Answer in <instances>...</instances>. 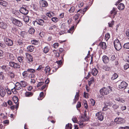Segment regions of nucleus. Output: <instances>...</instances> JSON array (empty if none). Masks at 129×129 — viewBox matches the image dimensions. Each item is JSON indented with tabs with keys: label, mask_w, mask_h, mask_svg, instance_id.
I'll return each mask as SVG.
<instances>
[{
	"label": "nucleus",
	"mask_w": 129,
	"mask_h": 129,
	"mask_svg": "<svg viewBox=\"0 0 129 129\" xmlns=\"http://www.w3.org/2000/svg\"><path fill=\"white\" fill-rule=\"evenodd\" d=\"M28 31L30 34H32L34 33L35 30L33 28H31Z\"/></svg>",
	"instance_id": "obj_49"
},
{
	"label": "nucleus",
	"mask_w": 129,
	"mask_h": 129,
	"mask_svg": "<svg viewBox=\"0 0 129 129\" xmlns=\"http://www.w3.org/2000/svg\"><path fill=\"white\" fill-rule=\"evenodd\" d=\"M81 106V103L80 102H78L77 105H76V107L77 108H80Z\"/></svg>",
	"instance_id": "obj_61"
},
{
	"label": "nucleus",
	"mask_w": 129,
	"mask_h": 129,
	"mask_svg": "<svg viewBox=\"0 0 129 129\" xmlns=\"http://www.w3.org/2000/svg\"><path fill=\"white\" fill-rule=\"evenodd\" d=\"M13 99L14 102L15 104H16L18 103V99L17 96H14L13 98Z\"/></svg>",
	"instance_id": "obj_35"
},
{
	"label": "nucleus",
	"mask_w": 129,
	"mask_h": 129,
	"mask_svg": "<svg viewBox=\"0 0 129 129\" xmlns=\"http://www.w3.org/2000/svg\"><path fill=\"white\" fill-rule=\"evenodd\" d=\"M29 17L27 16H25L23 18L24 21L26 22H28L29 21Z\"/></svg>",
	"instance_id": "obj_37"
},
{
	"label": "nucleus",
	"mask_w": 129,
	"mask_h": 129,
	"mask_svg": "<svg viewBox=\"0 0 129 129\" xmlns=\"http://www.w3.org/2000/svg\"><path fill=\"white\" fill-rule=\"evenodd\" d=\"M51 19L53 22L55 23H56L58 21V19L56 17H52Z\"/></svg>",
	"instance_id": "obj_42"
},
{
	"label": "nucleus",
	"mask_w": 129,
	"mask_h": 129,
	"mask_svg": "<svg viewBox=\"0 0 129 129\" xmlns=\"http://www.w3.org/2000/svg\"><path fill=\"white\" fill-rule=\"evenodd\" d=\"M54 13L53 12H49L47 13L46 15L49 17H53L54 15Z\"/></svg>",
	"instance_id": "obj_31"
},
{
	"label": "nucleus",
	"mask_w": 129,
	"mask_h": 129,
	"mask_svg": "<svg viewBox=\"0 0 129 129\" xmlns=\"http://www.w3.org/2000/svg\"><path fill=\"white\" fill-rule=\"evenodd\" d=\"M80 15V14L79 13H77L74 16V18L75 20H77V19L78 18V17Z\"/></svg>",
	"instance_id": "obj_54"
},
{
	"label": "nucleus",
	"mask_w": 129,
	"mask_h": 129,
	"mask_svg": "<svg viewBox=\"0 0 129 129\" xmlns=\"http://www.w3.org/2000/svg\"><path fill=\"white\" fill-rule=\"evenodd\" d=\"M119 106L118 105H117L116 104H114L112 106V107L114 109H116L118 108V107Z\"/></svg>",
	"instance_id": "obj_64"
},
{
	"label": "nucleus",
	"mask_w": 129,
	"mask_h": 129,
	"mask_svg": "<svg viewBox=\"0 0 129 129\" xmlns=\"http://www.w3.org/2000/svg\"><path fill=\"white\" fill-rule=\"evenodd\" d=\"M96 115L98 119L102 121L103 119V116L102 115L101 113L98 112L96 114Z\"/></svg>",
	"instance_id": "obj_17"
},
{
	"label": "nucleus",
	"mask_w": 129,
	"mask_h": 129,
	"mask_svg": "<svg viewBox=\"0 0 129 129\" xmlns=\"http://www.w3.org/2000/svg\"><path fill=\"white\" fill-rule=\"evenodd\" d=\"M102 60L104 63L106 64L109 62V58L106 55H104L102 57Z\"/></svg>",
	"instance_id": "obj_16"
},
{
	"label": "nucleus",
	"mask_w": 129,
	"mask_h": 129,
	"mask_svg": "<svg viewBox=\"0 0 129 129\" xmlns=\"http://www.w3.org/2000/svg\"><path fill=\"white\" fill-rule=\"evenodd\" d=\"M99 45L101 46L102 49L104 50L106 49V43L105 42H102L100 43L99 44Z\"/></svg>",
	"instance_id": "obj_24"
},
{
	"label": "nucleus",
	"mask_w": 129,
	"mask_h": 129,
	"mask_svg": "<svg viewBox=\"0 0 129 129\" xmlns=\"http://www.w3.org/2000/svg\"><path fill=\"white\" fill-rule=\"evenodd\" d=\"M49 30L50 31L57 34L59 30L57 25H53L49 27Z\"/></svg>",
	"instance_id": "obj_2"
},
{
	"label": "nucleus",
	"mask_w": 129,
	"mask_h": 129,
	"mask_svg": "<svg viewBox=\"0 0 129 129\" xmlns=\"http://www.w3.org/2000/svg\"><path fill=\"white\" fill-rule=\"evenodd\" d=\"M23 57H22L18 56L17 57V59L19 62H23Z\"/></svg>",
	"instance_id": "obj_45"
},
{
	"label": "nucleus",
	"mask_w": 129,
	"mask_h": 129,
	"mask_svg": "<svg viewBox=\"0 0 129 129\" xmlns=\"http://www.w3.org/2000/svg\"><path fill=\"white\" fill-rule=\"evenodd\" d=\"M31 43L33 45H37L38 44L39 41L35 39H33L31 40Z\"/></svg>",
	"instance_id": "obj_28"
},
{
	"label": "nucleus",
	"mask_w": 129,
	"mask_h": 129,
	"mask_svg": "<svg viewBox=\"0 0 129 129\" xmlns=\"http://www.w3.org/2000/svg\"><path fill=\"white\" fill-rule=\"evenodd\" d=\"M110 34L108 33H107L105 35V39L106 40V41H107L110 38Z\"/></svg>",
	"instance_id": "obj_40"
},
{
	"label": "nucleus",
	"mask_w": 129,
	"mask_h": 129,
	"mask_svg": "<svg viewBox=\"0 0 129 129\" xmlns=\"http://www.w3.org/2000/svg\"><path fill=\"white\" fill-rule=\"evenodd\" d=\"M53 52L54 53V55L57 57H59V53L57 52L56 51H53Z\"/></svg>",
	"instance_id": "obj_56"
},
{
	"label": "nucleus",
	"mask_w": 129,
	"mask_h": 129,
	"mask_svg": "<svg viewBox=\"0 0 129 129\" xmlns=\"http://www.w3.org/2000/svg\"><path fill=\"white\" fill-rule=\"evenodd\" d=\"M35 75L33 73H31L29 74L28 76V78H34V77Z\"/></svg>",
	"instance_id": "obj_57"
},
{
	"label": "nucleus",
	"mask_w": 129,
	"mask_h": 129,
	"mask_svg": "<svg viewBox=\"0 0 129 129\" xmlns=\"http://www.w3.org/2000/svg\"><path fill=\"white\" fill-rule=\"evenodd\" d=\"M8 57L11 60H13L14 59V57L12 54L8 53L7 54Z\"/></svg>",
	"instance_id": "obj_30"
},
{
	"label": "nucleus",
	"mask_w": 129,
	"mask_h": 129,
	"mask_svg": "<svg viewBox=\"0 0 129 129\" xmlns=\"http://www.w3.org/2000/svg\"><path fill=\"white\" fill-rule=\"evenodd\" d=\"M110 13L112 14H113L114 15H115L116 13V12L115 11V9L113 8V9L111 11Z\"/></svg>",
	"instance_id": "obj_52"
},
{
	"label": "nucleus",
	"mask_w": 129,
	"mask_h": 129,
	"mask_svg": "<svg viewBox=\"0 0 129 129\" xmlns=\"http://www.w3.org/2000/svg\"><path fill=\"white\" fill-rule=\"evenodd\" d=\"M25 55L27 59V61L28 63L32 62L33 61V58L32 56L28 53H26Z\"/></svg>",
	"instance_id": "obj_8"
},
{
	"label": "nucleus",
	"mask_w": 129,
	"mask_h": 129,
	"mask_svg": "<svg viewBox=\"0 0 129 129\" xmlns=\"http://www.w3.org/2000/svg\"><path fill=\"white\" fill-rule=\"evenodd\" d=\"M127 85L128 84L125 82L123 81L119 85V87L120 89H125Z\"/></svg>",
	"instance_id": "obj_9"
},
{
	"label": "nucleus",
	"mask_w": 129,
	"mask_h": 129,
	"mask_svg": "<svg viewBox=\"0 0 129 129\" xmlns=\"http://www.w3.org/2000/svg\"><path fill=\"white\" fill-rule=\"evenodd\" d=\"M123 46L125 48L127 49H129V42L125 43L124 44Z\"/></svg>",
	"instance_id": "obj_48"
},
{
	"label": "nucleus",
	"mask_w": 129,
	"mask_h": 129,
	"mask_svg": "<svg viewBox=\"0 0 129 129\" xmlns=\"http://www.w3.org/2000/svg\"><path fill=\"white\" fill-rule=\"evenodd\" d=\"M9 65L11 67L14 69H18L20 67V66L19 64L13 61L9 62Z\"/></svg>",
	"instance_id": "obj_4"
},
{
	"label": "nucleus",
	"mask_w": 129,
	"mask_h": 129,
	"mask_svg": "<svg viewBox=\"0 0 129 129\" xmlns=\"http://www.w3.org/2000/svg\"><path fill=\"white\" fill-rule=\"evenodd\" d=\"M17 45H19L20 47H22L24 45L23 41L21 39H19L17 41Z\"/></svg>",
	"instance_id": "obj_27"
},
{
	"label": "nucleus",
	"mask_w": 129,
	"mask_h": 129,
	"mask_svg": "<svg viewBox=\"0 0 129 129\" xmlns=\"http://www.w3.org/2000/svg\"><path fill=\"white\" fill-rule=\"evenodd\" d=\"M74 28V26H73L71 28H70L69 30H68V33H70L72 34Z\"/></svg>",
	"instance_id": "obj_44"
},
{
	"label": "nucleus",
	"mask_w": 129,
	"mask_h": 129,
	"mask_svg": "<svg viewBox=\"0 0 129 129\" xmlns=\"http://www.w3.org/2000/svg\"><path fill=\"white\" fill-rule=\"evenodd\" d=\"M114 23V21L113 20H112L111 22H109L108 23V24L109 25V26L110 27H112V25Z\"/></svg>",
	"instance_id": "obj_60"
},
{
	"label": "nucleus",
	"mask_w": 129,
	"mask_h": 129,
	"mask_svg": "<svg viewBox=\"0 0 129 129\" xmlns=\"http://www.w3.org/2000/svg\"><path fill=\"white\" fill-rule=\"evenodd\" d=\"M75 10V7L74 6H72L71 7L70 9L69 10V12L70 13H72L74 12Z\"/></svg>",
	"instance_id": "obj_33"
},
{
	"label": "nucleus",
	"mask_w": 129,
	"mask_h": 129,
	"mask_svg": "<svg viewBox=\"0 0 129 129\" xmlns=\"http://www.w3.org/2000/svg\"><path fill=\"white\" fill-rule=\"evenodd\" d=\"M74 123H77L80 127H82L85 125V123H84L85 121H73Z\"/></svg>",
	"instance_id": "obj_23"
},
{
	"label": "nucleus",
	"mask_w": 129,
	"mask_h": 129,
	"mask_svg": "<svg viewBox=\"0 0 129 129\" xmlns=\"http://www.w3.org/2000/svg\"><path fill=\"white\" fill-rule=\"evenodd\" d=\"M50 70L51 69L49 66L46 67L44 69V71L45 72V73L47 75L51 74V73H50Z\"/></svg>",
	"instance_id": "obj_14"
},
{
	"label": "nucleus",
	"mask_w": 129,
	"mask_h": 129,
	"mask_svg": "<svg viewBox=\"0 0 129 129\" xmlns=\"http://www.w3.org/2000/svg\"><path fill=\"white\" fill-rule=\"evenodd\" d=\"M6 93L4 89L0 85V95L2 97H4L6 94Z\"/></svg>",
	"instance_id": "obj_13"
},
{
	"label": "nucleus",
	"mask_w": 129,
	"mask_h": 129,
	"mask_svg": "<svg viewBox=\"0 0 129 129\" xmlns=\"http://www.w3.org/2000/svg\"><path fill=\"white\" fill-rule=\"evenodd\" d=\"M0 4L4 6H6L7 5V3L6 1L3 0H0Z\"/></svg>",
	"instance_id": "obj_32"
},
{
	"label": "nucleus",
	"mask_w": 129,
	"mask_h": 129,
	"mask_svg": "<svg viewBox=\"0 0 129 129\" xmlns=\"http://www.w3.org/2000/svg\"><path fill=\"white\" fill-rule=\"evenodd\" d=\"M28 71L27 70L24 71L22 73V75L23 77L24 78H28V76L29 75L28 73H27Z\"/></svg>",
	"instance_id": "obj_21"
},
{
	"label": "nucleus",
	"mask_w": 129,
	"mask_h": 129,
	"mask_svg": "<svg viewBox=\"0 0 129 129\" xmlns=\"http://www.w3.org/2000/svg\"><path fill=\"white\" fill-rule=\"evenodd\" d=\"M72 127V125L69 123L66 124V128L67 129H71Z\"/></svg>",
	"instance_id": "obj_46"
},
{
	"label": "nucleus",
	"mask_w": 129,
	"mask_h": 129,
	"mask_svg": "<svg viewBox=\"0 0 129 129\" xmlns=\"http://www.w3.org/2000/svg\"><path fill=\"white\" fill-rule=\"evenodd\" d=\"M1 69L6 72L8 71L9 70V67L7 66H3L1 67Z\"/></svg>",
	"instance_id": "obj_20"
},
{
	"label": "nucleus",
	"mask_w": 129,
	"mask_h": 129,
	"mask_svg": "<svg viewBox=\"0 0 129 129\" xmlns=\"http://www.w3.org/2000/svg\"><path fill=\"white\" fill-rule=\"evenodd\" d=\"M33 94L30 92H26L25 93V96L26 97H30L33 95Z\"/></svg>",
	"instance_id": "obj_36"
},
{
	"label": "nucleus",
	"mask_w": 129,
	"mask_h": 129,
	"mask_svg": "<svg viewBox=\"0 0 129 129\" xmlns=\"http://www.w3.org/2000/svg\"><path fill=\"white\" fill-rule=\"evenodd\" d=\"M34 46L31 45H29L27 47V51L30 52L33 51L34 49Z\"/></svg>",
	"instance_id": "obj_19"
},
{
	"label": "nucleus",
	"mask_w": 129,
	"mask_h": 129,
	"mask_svg": "<svg viewBox=\"0 0 129 129\" xmlns=\"http://www.w3.org/2000/svg\"><path fill=\"white\" fill-rule=\"evenodd\" d=\"M124 68L125 70H126L129 68V64H126L124 66Z\"/></svg>",
	"instance_id": "obj_59"
},
{
	"label": "nucleus",
	"mask_w": 129,
	"mask_h": 129,
	"mask_svg": "<svg viewBox=\"0 0 129 129\" xmlns=\"http://www.w3.org/2000/svg\"><path fill=\"white\" fill-rule=\"evenodd\" d=\"M74 28V26H73L71 28H70L69 30H68V33H70L72 34Z\"/></svg>",
	"instance_id": "obj_43"
},
{
	"label": "nucleus",
	"mask_w": 129,
	"mask_h": 129,
	"mask_svg": "<svg viewBox=\"0 0 129 129\" xmlns=\"http://www.w3.org/2000/svg\"><path fill=\"white\" fill-rule=\"evenodd\" d=\"M39 3L40 6L43 7H46L48 5L47 2L45 0H41L40 1Z\"/></svg>",
	"instance_id": "obj_10"
},
{
	"label": "nucleus",
	"mask_w": 129,
	"mask_h": 129,
	"mask_svg": "<svg viewBox=\"0 0 129 129\" xmlns=\"http://www.w3.org/2000/svg\"><path fill=\"white\" fill-rule=\"evenodd\" d=\"M49 50L48 47L46 46L44 48L43 52L44 53H47L48 52Z\"/></svg>",
	"instance_id": "obj_38"
},
{
	"label": "nucleus",
	"mask_w": 129,
	"mask_h": 129,
	"mask_svg": "<svg viewBox=\"0 0 129 129\" xmlns=\"http://www.w3.org/2000/svg\"><path fill=\"white\" fill-rule=\"evenodd\" d=\"M22 88V86L20 83L17 82L15 84V87H14V89L15 90H19Z\"/></svg>",
	"instance_id": "obj_15"
},
{
	"label": "nucleus",
	"mask_w": 129,
	"mask_h": 129,
	"mask_svg": "<svg viewBox=\"0 0 129 129\" xmlns=\"http://www.w3.org/2000/svg\"><path fill=\"white\" fill-rule=\"evenodd\" d=\"M11 32L13 33H15L16 31H17V29L15 27H12Z\"/></svg>",
	"instance_id": "obj_53"
},
{
	"label": "nucleus",
	"mask_w": 129,
	"mask_h": 129,
	"mask_svg": "<svg viewBox=\"0 0 129 129\" xmlns=\"http://www.w3.org/2000/svg\"><path fill=\"white\" fill-rule=\"evenodd\" d=\"M91 102V104L92 106H94L95 104V101L93 99H91L90 100Z\"/></svg>",
	"instance_id": "obj_58"
},
{
	"label": "nucleus",
	"mask_w": 129,
	"mask_h": 129,
	"mask_svg": "<svg viewBox=\"0 0 129 129\" xmlns=\"http://www.w3.org/2000/svg\"><path fill=\"white\" fill-rule=\"evenodd\" d=\"M114 47L116 50L119 51L121 49V44L118 39H116L114 41Z\"/></svg>",
	"instance_id": "obj_1"
},
{
	"label": "nucleus",
	"mask_w": 129,
	"mask_h": 129,
	"mask_svg": "<svg viewBox=\"0 0 129 129\" xmlns=\"http://www.w3.org/2000/svg\"><path fill=\"white\" fill-rule=\"evenodd\" d=\"M98 71L96 68H94L92 70V74L94 76H96L98 73Z\"/></svg>",
	"instance_id": "obj_22"
},
{
	"label": "nucleus",
	"mask_w": 129,
	"mask_h": 129,
	"mask_svg": "<svg viewBox=\"0 0 129 129\" xmlns=\"http://www.w3.org/2000/svg\"><path fill=\"white\" fill-rule=\"evenodd\" d=\"M9 76L11 78H13L15 76L14 74L12 72H10L9 73Z\"/></svg>",
	"instance_id": "obj_50"
},
{
	"label": "nucleus",
	"mask_w": 129,
	"mask_h": 129,
	"mask_svg": "<svg viewBox=\"0 0 129 129\" xmlns=\"http://www.w3.org/2000/svg\"><path fill=\"white\" fill-rule=\"evenodd\" d=\"M115 59V55H111L110 60L113 61Z\"/></svg>",
	"instance_id": "obj_62"
},
{
	"label": "nucleus",
	"mask_w": 129,
	"mask_h": 129,
	"mask_svg": "<svg viewBox=\"0 0 129 129\" xmlns=\"http://www.w3.org/2000/svg\"><path fill=\"white\" fill-rule=\"evenodd\" d=\"M59 46V44L58 43H55L53 45V47L55 48H57Z\"/></svg>",
	"instance_id": "obj_55"
},
{
	"label": "nucleus",
	"mask_w": 129,
	"mask_h": 129,
	"mask_svg": "<svg viewBox=\"0 0 129 129\" xmlns=\"http://www.w3.org/2000/svg\"><path fill=\"white\" fill-rule=\"evenodd\" d=\"M44 83V82H39L38 84H37V87H38L40 86H41V85H42V84H43Z\"/></svg>",
	"instance_id": "obj_63"
},
{
	"label": "nucleus",
	"mask_w": 129,
	"mask_h": 129,
	"mask_svg": "<svg viewBox=\"0 0 129 129\" xmlns=\"http://www.w3.org/2000/svg\"><path fill=\"white\" fill-rule=\"evenodd\" d=\"M118 9L119 10H122L124 8V6L123 3H120L119 4L118 7Z\"/></svg>",
	"instance_id": "obj_29"
},
{
	"label": "nucleus",
	"mask_w": 129,
	"mask_h": 129,
	"mask_svg": "<svg viewBox=\"0 0 129 129\" xmlns=\"http://www.w3.org/2000/svg\"><path fill=\"white\" fill-rule=\"evenodd\" d=\"M7 26V25L6 23L3 22H0V27L2 28L6 29Z\"/></svg>",
	"instance_id": "obj_18"
},
{
	"label": "nucleus",
	"mask_w": 129,
	"mask_h": 129,
	"mask_svg": "<svg viewBox=\"0 0 129 129\" xmlns=\"http://www.w3.org/2000/svg\"><path fill=\"white\" fill-rule=\"evenodd\" d=\"M4 77L3 72H0V79L3 80L4 79Z\"/></svg>",
	"instance_id": "obj_47"
},
{
	"label": "nucleus",
	"mask_w": 129,
	"mask_h": 129,
	"mask_svg": "<svg viewBox=\"0 0 129 129\" xmlns=\"http://www.w3.org/2000/svg\"><path fill=\"white\" fill-rule=\"evenodd\" d=\"M5 41L6 45L9 46H11L13 44V41L9 38H5Z\"/></svg>",
	"instance_id": "obj_6"
},
{
	"label": "nucleus",
	"mask_w": 129,
	"mask_h": 129,
	"mask_svg": "<svg viewBox=\"0 0 129 129\" xmlns=\"http://www.w3.org/2000/svg\"><path fill=\"white\" fill-rule=\"evenodd\" d=\"M118 75L116 73H114L112 77H111V79L114 80L116 79L118 77Z\"/></svg>",
	"instance_id": "obj_39"
},
{
	"label": "nucleus",
	"mask_w": 129,
	"mask_h": 129,
	"mask_svg": "<svg viewBox=\"0 0 129 129\" xmlns=\"http://www.w3.org/2000/svg\"><path fill=\"white\" fill-rule=\"evenodd\" d=\"M20 84L21 85L22 87H25L27 85V83L26 82L24 81H22L20 82H19Z\"/></svg>",
	"instance_id": "obj_25"
},
{
	"label": "nucleus",
	"mask_w": 129,
	"mask_h": 129,
	"mask_svg": "<svg viewBox=\"0 0 129 129\" xmlns=\"http://www.w3.org/2000/svg\"><path fill=\"white\" fill-rule=\"evenodd\" d=\"M94 78L93 77L91 78L88 81V84L89 86L91 85L92 83L94 82Z\"/></svg>",
	"instance_id": "obj_34"
},
{
	"label": "nucleus",
	"mask_w": 129,
	"mask_h": 129,
	"mask_svg": "<svg viewBox=\"0 0 129 129\" xmlns=\"http://www.w3.org/2000/svg\"><path fill=\"white\" fill-rule=\"evenodd\" d=\"M27 9V8L25 7V6L22 7L20 9V12L24 15H27L28 12V11Z\"/></svg>",
	"instance_id": "obj_7"
},
{
	"label": "nucleus",
	"mask_w": 129,
	"mask_h": 129,
	"mask_svg": "<svg viewBox=\"0 0 129 129\" xmlns=\"http://www.w3.org/2000/svg\"><path fill=\"white\" fill-rule=\"evenodd\" d=\"M69 26V23H62L61 25V28L63 29L67 30L68 29Z\"/></svg>",
	"instance_id": "obj_12"
},
{
	"label": "nucleus",
	"mask_w": 129,
	"mask_h": 129,
	"mask_svg": "<svg viewBox=\"0 0 129 129\" xmlns=\"http://www.w3.org/2000/svg\"><path fill=\"white\" fill-rule=\"evenodd\" d=\"M35 22L38 24L41 25H43L45 23L44 20L40 18H38L36 19Z\"/></svg>",
	"instance_id": "obj_11"
},
{
	"label": "nucleus",
	"mask_w": 129,
	"mask_h": 129,
	"mask_svg": "<svg viewBox=\"0 0 129 129\" xmlns=\"http://www.w3.org/2000/svg\"><path fill=\"white\" fill-rule=\"evenodd\" d=\"M101 94L105 95L108 94L109 93V90L108 88L106 87H103L101 88L100 91Z\"/></svg>",
	"instance_id": "obj_3"
},
{
	"label": "nucleus",
	"mask_w": 129,
	"mask_h": 129,
	"mask_svg": "<svg viewBox=\"0 0 129 129\" xmlns=\"http://www.w3.org/2000/svg\"><path fill=\"white\" fill-rule=\"evenodd\" d=\"M12 21L13 23L17 26L21 27L22 25V23L20 21L15 18H13Z\"/></svg>",
	"instance_id": "obj_5"
},
{
	"label": "nucleus",
	"mask_w": 129,
	"mask_h": 129,
	"mask_svg": "<svg viewBox=\"0 0 129 129\" xmlns=\"http://www.w3.org/2000/svg\"><path fill=\"white\" fill-rule=\"evenodd\" d=\"M27 70L28 72L32 73H34L36 72L35 70L31 68H29Z\"/></svg>",
	"instance_id": "obj_41"
},
{
	"label": "nucleus",
	"mask_w": 129,
	"mask_h": 129,
	"mask_svg": "<svg viewBox=\"0 0 129 129\" xmlns=\"http://www.w3.org/2000/svg\"><path fill=\"white\" fill-rule=\"evenodd\" d=\"M112 67L108 66L107 65H106L103 67V69L105 71H110L111 70Z\"/></svg>",
	"instance_id": "obj_26"
},
{
	"label": "nucleus",
	"mask_w": 129,
	"mask_h": 129,
	"mask_svg": "<svg viewBox=\"0 0 129 129\" xmlns=\"http://www.w3.org/2000/svg\"><path fill=\"white\" fill-rule=\"evenodd\" d=\"M86 11V8H85L84 9L83 11H82V10H79L77 11V12H78L79 11H80V12L81 13H83V15L85 13V12Z\"/></svg>",
	"instance_id": "obj_51"
}]
</instances>
